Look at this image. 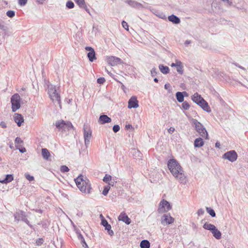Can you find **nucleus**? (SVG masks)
Listing matches in <instances>:
<instances>
[{
    "instance_id": "nucleus-52",
    "label": "nucleus",
    "mask_w": 248,
    "mask_h": 248,
    "mask_svg": "<svg viewBox=\"0 0 248 248\" xmlns=\"http://www.w3.org/2000/svg\"><path fill=\"white\" fill-rule=\"evenodd\" d=\"M178 64H182L181 62L179 61H176L175 63H172L171 64V67H176L177 66Z\"/></svg>"
},
{
    "instance_id": "nucleus-30",
    "label": "nucleus",
    "mask_w": 248,
    "mask_h": 248,
    "mask_svg": "<svg viewBox=\"0 0 248 248\" xmlns=\"http://www.w3.org/2000/svg\"><path fill=\"white\" fill-rule=\"evenodd\" d=\"M83 176L82 175H80L79 176H78V177L75 179V182L77 186H80V183H83V182H86L83 180Z\"/></svg>"
},
{
    "instance_id": "nucleus-13",
    "label": "nucleus",
    "mask_w": 248,
    "mask_h": 248,
    "mask_svg": "<svg viewBox=\"0 0 248 248\" xmlns=\"http://www.w3.org/2000/svg\"><path fill=\"white\" fill-rule=\"evenodd\" d=\"M121 62V59L116 57L109 56L107 58L108 63L112 66L117 65V64L120 63Z\"/></svg>"
},
{
    "instance_id": "nucleus-45",
    "label": "nucleus",
    "mask_w": 248,
    "mask_h": 248,
    "mask_svg": "<svg viewBox=\"0 0 248 248\" xmlns=\"http://www.w3.org/2000/svg\"><path fill=\"white\" fill-rule=\"evenodd\" d=\"M157 71L156 68H153L151 70V75L152 77H155L157 74Z\"/></svg>"
},
{
    "instance_id": "nucleus-61",
    "label": "nucleus",
    "mask_w": 248,
    "mask_h": 248,
    "mask_svg": "<svg viewBox=\"0 0 248 248\" xmlns=\"http://www.w3.org/2000/svg\"><path fill=\"white\" fill-rule=\"evenodd\" d=\"M134 152L136 153V154H138V156H140V155L141 154V153L139 151H136V150H134Z\"/></svg>"
},
{
    "instance_id": "nucleus-34",
    "label": "nucleus",
    "mask_w": 248,
    "mask_h": 248,
    "mask_svg": "<svg viewBox=\"0 0 248 248\" xmlns=\"http://www.w3.org/2000/svg\"><path fill=\"white\" fill-rule=\"evenodd\" d=\"M183 66L182 64H178L176 66V70L178 73L182 75L183 73Z\"/></svg>"
},
{
    "instance_id": "nucleus-42",
    "label": "nucleus",
    "mask_w": 248,
    "mask_h": 248,
    "mask_svg": "<svg viewBox=\"0 0 248 248\" xmlns=\"http://www.w3.org/2000/svg\"><path fill=\"white\" fill-rule=\"evenodd\" d=\"M25 178L29 180L30 182L34 180V177L30 175L29 174L26 173L25 174Z\"/></svg>"
},
{
    "instance_id": "nucleus-60",
    "label": "nucleus",
    "mask_w": 248,
    "mask_h": 248,
    "mask_svg": "<svg viewBox=\"0 0 248 248\" xmlns=\"http://www.w3.org/2000/svg\"><path fill=\"white\" fill-rule=\"evenodd\" d=\"M191 41L190 40H186L185 42V45L187 46L191 43Z\"/></svg>"
},
{
    "instance_id": "nucleus-50",
    "label": "nucleus",
    "mask_w": 248,
    "mask_h": 248,
    "mask_svg": "<svg viewBox=\"0 0 248 248\" xmlns=\"http://www.w3.org/2000/svg\"><path fill=\"white\" fill-rule=\"evenodd\" d=\"M204 213V211L202 208L199 209L197 211V214L199 216L203 215Z\"/></svg>"
},
{
    "instance_id": "nucleus-26",
    "label": "nucleus",
    "mask_w": 248,
    "mask_h": 248,
    "mask_svg": "<svg viewBox=\"0 0 248 248\" xmlns=\"http://www.w3.org/2000/svg\"><path fill=\"white\" fill-rule=\"evenodd\" d=\"M158 67L160 71L164 74H167L170 72V69L167 66H165L163 64H160Z\"/></svg>"
},
{
    "instance_id": "nucleus-2",
    "label": "nucleus",
    "mask_w": 248,
    "mask_h": 248,
    "mask_svg": "<svg viewBox=\"0 0 248 248\" xmlns=\"http://www.w3.org/2000/svg\"><path fill=\"white\" fill-rule=\"evenodd\" d=\"M191 99L194 102L200 106L204 111L207 112H211V108L207 102L197 93H195L192 96Z\"/></svg>"
},
{
    "instance_id": "nucleus-23",
    "label": "nucleus",
    "mask_w": 248,
    "mask_h": 248,
    "mask_svg": "<svg viewBox=\"0 0 248 248\" xmlns=\"http://www.w3.org/2000/svg\"><path fill=\"white\" fill-rule=\"evenodd\" d=\"M184 94H187L186 92H177L176 93V97L177 100V101L179 102H183L184 101Z\"/></svg>"
},
{
    "instance_id": "nucleus-7",
    "label": "nucleus",
    "mask_w": 248,
    "mask_h": 248,
    "mask_svg": "<svg viewBox=\"0 0 248 248\" xmlns=\"http://www.w3.org/2000/svg\"><path fill=\"white\" fill-rule=\"evenodd\" d=\"M171 209V206L170 203L165 200H162L159 205L157 211L159 213H163L167 212Z\"/></svg>"
},
{
    "instance_id": "nucleus-12",
    "label": "nucleus",
    "mask_w": 248,
    "mask_h": 248,
    "mask_svg": "<svg viewBox=\"0 0 248 248\" xmlns=\"http://www.w3.org/2000/svg\"><path fill=\"white\" fill-rule=\"evenodd\" d=\"M92 137V131L91 130L89 129L86 130V128L85 126H84V139L85 144L86 147L90 143V140Z\"/></svg>"
},
{
    "instance_id": "nucleus-8",
    "label": "nucleus",
    "mask_w": 248,
    "mask_h": 248,
    "mask_svg": "<svg viewBox=\"0 0 248 248\" xmlns=\"http://www.w3.org/2000/svg\"><path fill=\"white\" fill-rule=\"evenodd\" d=\"M237 156L236 152L234 150H231L224 154L222 155V158L233 162L237 160Z\"/></svg>"
},
{
    "instance_id": "nucleus-10",
    "label": "nucleus",
    "mask_w": 248,
    "mask_h": 248,
    "mask_svg": "<svg viewBox=\"0 0 248 248\" xmlns=\"http://www.w3.org/2000/svg\"><path fill=\"white\" fill-rule=\"evenodd\" d=\"M85 49L87 51H89L87 54V57L90 62H93L96 59L95 52L93 47L90 46H86Z\"/></svg>"
},
{
    "instance_id": "nucleus-22",
    "label": "nucleus",
    "mask_w": 248,
    "mask_h": 248,
    "mask_svg": "<svg viewBox=\"0 0 248 248\" xmlns=\"http://www.w3.org/2000/svg\"><path fill=\"white\" fill-rule=\"evenodd\" d=\"M214 237L217 239H220L221 237V232L216 228V227L211 231Z\"/></svg>"
},
{
    "instance_id": "nucleus-57",
    "label": "nucleus",
    "mask_w": 248,
    "mask_h": 248,
    "mask_svg": "<svg viewBox=\"0 0 248 248\" xmlns=\"http://www.w3.org/2000/svg\"><path fill=\"white\" fill-rule=\"evenodd\" d=\"M170 86L169 83L166 84L164 86L165 89L166 90H168L169 91L170 90Z\"/></svg>"
},
{
    "instance_id": "nucleus-37",
    "label": "nucleus",
    "mask_w": 248,
    "mask_h": 248,
    "mask_svg": "<svg viewBox=\"0 0 248 248\" xmlns=\"http://www.w3.org/2000/svg\"><path fill=\"white\" fill-rule=\"evenodd\" d=\"M6 16L10 18H12L15 16V12L12 10H9L6 12Z\"/></svg>"
},
{
    "instance_id": "nucleus-33",
    "label": "nucleus",
    "mask_w": 248,
    "mask_h": 248,
    "mask_svg": "<svg viewBox=\"0 0 248 248\" xmlns=\"http://www.w3.org/2000/svg\"><path fill=\"white\" fill-rule=\"evenodd\" d=\"M105 228V230L108 231V232L109 235H110V236H112L114 234V232L111 229V225L110 224H108Z\"/></svg>"
},
{
    "instance_id": "nucleus-39",
    "label": "nucleus",
    "mask_w": 248,
    "mask_h": 248,
    "mask_svg": "<svg viewBox=\"0 0 248 248\" xmlns=\"http://www.w3.org/2000/svg\"><path fill=\"white\" fill-rule=\"evenodd\" d=\"M60 170L62 172H68L69 170V168L65 165H62L60 168Z\"/></svg>"
},
{
    "instance_id": "nucleus-32",
    "label": "nucleus",
    "mask_w": 248,
    "mask_h": 248,
    "mask_svg": "<svg viewBox=\"0 0 248 248\" xmlns=\"http://www.w3.org/2000/svg\"><path fill=\"white\" fill-rule=\"evenodd\" d=\"M206 211L207 213L212 217H216V213L215 211L211 208L210 207H206Z\"/></svg>"
},
{
    "instance_id": "nucleus-53",
    "label": "nucleus",
    "mask_w": 248,
    "mask_h": 248,
    "mask_svg": "<svg viewBox=\"0 0 248 248\" xmlns=\"http://www.w3.org/2000/svg\"><path fill=\"white\" fill-rule=\"evenodd\" d=\"M0 125L3 128H5L7 127L6 124L4 122H3V121L0 122Z\"/></svg>"
},
{
    "instance_id": "nucleus-15",
    "label": "nucleus",
    "mask_w": 248,
    "mask_h": 248,
    "mask_svg": "<svg viewBox=\"0 0 248 248\" xmlns=\"http://www.w3.org/2000/svg\"><path fill=\"white\" fill-rule=\"evenodd\" d=\"M139 107L138 101L136 96H132L128 101V108H137Z\"/></svg>"
},
{
    "instance_id": "nucleus-58",
    "label": "nucleus",
    "mask_w": 248,
    "mask_h": 248,
    "mask_svg": "<svg viewBox=\"0 0 248 248\" xmlns=\"http://www.w3.org/2000/svg\"><path fill=\"white\" fill-rule=\"evenodd\" d=\"M17 149H19V151L21 153H24L26 152V150L25 148H24V147L22 148H21V149H19V148H18L17 147Z\"/></svg>"
},
{
    "instance_id": "nucleus-40",
    "label": "nucleus",
    "mask_w": 248,
    "mask_h": 248,
    "mask_svg": "<svg viewBox=\"0 0 248 248\" xmlns=\"http://www.w3.org/2000/svg\"><path fill=\"white\" fill-rule=\"evenodd\" d=\"M15 144L17 148L18 146L17 145L20 144L23 142V140L19 137H16L15 139Z\"/></svg>"
},
{
    "instance_id": "nucleus-25",
    "label": "nucleus",
    "mask_w": 248,
    "mask_h": 248,
    "mask_svg": "<svg viewBox=\"0 0 248 248\" xmlns=\"http://www.w3.org/2000/svg\"><path fill=\"white\" fill-rule=\"evenodd\" d=\"M204 145V141L201 138L195 139L194 141V146L195 147H201Z\"/></svg>"
},
{
    "instance_id": "nucleus-46",
    "label": "nucleus",
    "mask_w": 248,
    "mask_h": 248,
    "mask_svg": "<svg viewBox=\"0 0 248 248\" xmlns=\"http://www.w3.org/2000/svg\"><path fill=\"white\" fill-rule=\"evenodd\" d=\"M112 129L114 132L117 133L120 129V126L118 124H115L113 126Z\"/></svg>"
},
{
    "instance_id": "nucleus-64",
    "label": "nucleus",
    "mask_w": 248,
    "mask_h": 248,
    "mask_svg": "<svg viewBox=\"0 0 248 248\" xmlns=\"http://www.w3.org/2000/svg\"><path fill=\"white\" fill-rule=\"evenodd\" d=\"M236 65L237 67H238L239 68H241V69H244V68H243L242 66H241L237 65Z\"/></svg>"
},
{
    "instance_id": "nucleus-43",
    "label": "nucleus",
    "mask_w": 248,
    "mask_h": 248,
    "mask_svg": "<svg viewBox=\"0 0 248 248\" xmlns=\"http://www.w3.org/2000/svg\"><path fill=\"white\" fill-rule=\"evenodd\" d=\"M18 3L20 6H23L25 5L28 1V0H17Z\"/></svg>"
},
{
    "instance_id": "nucleus-24",
    "label": "nucleus",
    "mask_w": 248,
    "mask_h": 248,
    "mask_svg": "<svg viewBox=\"0 0 248 248\" xmlns=\"http://www.w3.org/2000/svg\"><path fill=\"white\" fill-rule=\"evenodd\" d=\"M42 155L44 159L48 160L50 154L49 151L46 148L42 149Z\"/></svg>"
},
{
    "instance_id": "nucleus-14",
    "label": "nucleus",
    "mask_w": 248,
    "mask_h": 248,
    "mask_svg": "<svg viewBox=\"0 0 248 248\" xmlns=\"http://www.w3.org/2000/svg\"><path fill=\"white\" fill-rule=\"evenodd\" d=\"M174 218L170 214H164L162 217L161 223L165 225L170 224L173 223Z\"/></svg>"
},
{
    "instance_id": "nucleus-62",
    "label": "nucleus",
    "mask_w": 248,
    "mask_h": 248,
    "mask_svg": "<svg viewBox=\"0 0 248 248\" xmlns=\"http://www.w3.org/2000/svg\"><path fill=\"white\" fill-rule=\"evenodd\" d=\"M215 146H216V147L219 148L220 147V143L218 142H217L215 144Z\"/></svg>"
},
{
    "instance_id": "nucleus-6",
    "label": "nucleus",
    "mask_w": 248,
    "mask_h": 248,
    "mask_svg": "<svg viewBox=\"0 0 248 248\" xmlns=\"http://www.w3.org/2000/svg\"><path fill=\"white\" fill-rule=\"evenodd\" d=\"M20 97L18 93L14 94L11 98L12 103V109L13 112H15L20 107Z\"/></svg>"
},
{
    "instance_id": "nucleus-9",
    "label": "nucleus",
    "mask_w": 248,
    "mask_h": 248,
    "mask_svg": "<svg viewBox=\"0 0 248 248\" xmlns=\"http://www.w3.org/2000/svg\"><path fill=\"white\" fill-rule=\"evenodd\" d=\"M15 219L16 221H19L22 220L25 222L27 224L30 225L29 221L26 217L25 213L22 211H19L14 214Z\"/></svg>"
},
{
    "instance_id": "nucleus-56",
    "label": "nucleus",
    "mask_w": 248,
    "mask_h": 248,
    "mask_svg": "<svg viewBox=\"0 0 248 248\" xmlns=\"http://www.w3.org/2000/svg\"><path fill=\"white\" fill-rule=\"evenodd\" d=\"M81 243L82 244V247H84L85 248H88V246L87 243H86L85 240H84L83 242H81Z\"/></svg>"
},
{
    "instance_id": "nucleus-20",
    "label": "nucleus",
    "mask_w": 248,
    "mask_h": 248,
    "mask_svg": "<svg viewBox=\"0 0 248 248\" xmlns=\"http://www.w3.org/2000/svg\"><path fill=\"white\" fill-rule=\"evenodd\" d=\"M168 19L170 21L175 24H179L180 23V18L178 16L174 15H171L169 16Z\"/></svg>"
},
{
    "instance_id": "nucleus-16",
    "label": "nucleus",
    "mask_w": 248,
    "mask_h": 248,
    "mask_svg": "<svg viewBox=\"0 0 248 248\" xmlns=\"http://www.w3.org/2000/svg\"><path fill=\"white\" fill-rule=\"evenodd\" d=\"M118 220L124 222L125 224L129 225L131 223V219L124 213H121L118 217Z\"/></svg>"
},
{
    "instance_id": "nucleus-59",
    "label": "nucleus",
    "mask_w": 248,
    "mask_h": 248,
    "mask_svg": "<svg viewBox=\"0 0 248 248\" xmlns=\"http://www.w3.org/2000/svg\"><path fill=\"white\" fill-rule=\"evenodd\" d=\"M125 128H126V129H128L129 128H132V126L131 124H126L125 125Z\"/></svg>"
},
{
    "instance_id": "nucleus-44",
    "label": "nucleus",
    "mask_w": 248,
    "mask_h": 248,
    "mask_svg": "<svg viewBox=\"0 0 248 248\" xmlns=\"http://www.w3.org/2000/svg\"><path fill=\"white\" fill-rule=\"evenodd\" d=\"M100 216L103 217L102 219L101 220V224L106 227V226H107L109 224L108 223L107 220L103 217L102 215Z\"/></svg>"
},
{
    "instance_id": "nucleus-5",
    "label": "nucleus",
    "mask_w": 248,
    "mask_h": 248,
    "mask_svg": "<svg viewBox=\"0 0 248 248\" xmlns=\"http://www.w3.org/2000/svg\"><path fill=\"white\" fill-rule=\"evenodd\" d=\"M55 125L57 128L62 131H69L74 129V127L70 122L64 121L62 120L56 121Z\"/></svg>"
},
{
    "instance_id": "nucleus-4",
    "label": "nucleus",
    "mask_w": 248,
    "mask_h": 248,
    "mask_svg": "<svg viewBox=\"0 0 248 248\" xmlns=\"http://www.w3.org/2000/svg\"><path fill=\"white\" fill-rule=\"evenodd\" d=\"M192 124L199 135L205 139H208V133L204 126L196 119H192Z\"/></svg>"
},
{
    "instance_id": "nucleus-51",
    "label": "nucleus",
    "mask_w": 248,
    "mask_h": 248,
    "mask_svg": "<svg viewBox=\"0 0 248 248\" xmlns=\"http://www.w3.org/2000/svg\"><path fill=\"white\" fill-rule=\"evenodd\" d=\"M43 240L42 238H39L36 241V243L37 246H40L42 244H43Z\"/></svg>"
},
{
    "instance_id": "nucleus-49",
    "label": "nucleus",
    "mask_w": 248,
    "mask_h": 248,
    "mask_svg": "<svg viewBox=\"0 0 248 248\" xmlns=\"http://www.w3.org/2000/svg\"><path fill=\"white\" fill-rule=\"evenodd\" d=\"M105 81V79L104 78H99L97 80V82L99 84H103Z\"/></svg>"
},
{
    "instance_id": "nucleus-3",
    "label": "nucleus",
    "mask_w": 248,
    "mask_h": 248,
    "mask_svg": "<svg viewBox=\"0 0 248 248\" xmlns=\"http://www.w3.org/2000/svg\"><path fill=\"white\" fill-rule=\"evenodd\" d=\"M48 93L51 100L54 103H57L61 108V97L57 93L56 86L50 84L47 85Z\"/></svg>"
},
{
    "instance_id": "nucleus-48",
    "label": "nucleus",
    "mask_w": 248,
    "mask_h": 248,
    "mask_svg": "<svg viewBox=\"0 0 248 248\" xmlns=\"http://www.w3.org/2000/svg\"><path fill=\"white\" fill-rule=\"evenodd\" d=\"M122 25L124 28L127 31L128 30V25L126 22H125V21H123L122 22Z\"/></svg>"
},
{
    "instance_id": "nucleus-21",
    "label": "nucleus",
    "mask_w": 248,
    "mask_h": 248,
    "mask_svg": "<svg viewBox=\"0 0 248 248\" xmlns=\"http://www.w3.org/2000/svg\"><path fill=\"white\" fill-rule=\"evenodd\" d=\"M14 179L13 175L7 174L5 178L3 180H0V183L2 184H7L12 182Z\"/></svg>"
},
{
    "instance_id": "nucleus-17",
    "label": "nucleus",
    "mask_w": 248,
    "mask_h": 248,
    "mask_svg": "<svg viewBox=\"0 0 248 248\" xmlns=\"http://www.w3.org/2000/svg\"><path fill=\"white\" fill-rule=\"evenodd\" d=\"M15 122L17 124L18 126H20L24 122L23 117L22 115L18 113H15L14 117Z\"/></svg>"
},
{
    "instance_id": "nucleus-47",
    "label": "nucleus",
    "mask_w": 248,
    "mask_h": 248,
    "mask_svg": "<svg viewBox=\"0 0 248 248\" xmlns=\"http://www.w3.org/2000/svg\"><path fill=\"white\" fill-rule=\"evenodd\" d=\"M77 233L78 237V239H79L81 242H83L84 238L83 235L78 231L77 232Z\"/></svg>"
},
{
    "instance_id": "nucleus-18",
    "label": "nucleus",
    "mask_w": 248,
    "mask_h": 248,
    "mask_svg": "<svg viewBox=\"0 0 248 248\" xmlns=\"http://www.w3.org/2000/svg\"><path fill=\"white\" fill-rule=\"evenodd\" d=\"M111 119L106 115H101L98 120V123L100 124H105L111 122Z\"/></svg>"
},
{
    "instance_id": "nucleus-1",
    "label": "nucleus",
    "mask_w": 248,
    "mask_h": 248,
    "mask_svg": "<svg viewBox=\"0 0 248 248\" xmlns=\"http://www.w3.org/2000/svg\"><path fill=\"white\" fill-rule=\"evenodd\" d=\"M168 167L172 175L179 183L183 184L186 183L187 180L184 170L176 159H170L168 162Z\"/></svg>"
},
{
    "instance_id": "nucleus-54",
    "label": "nucleus",
    "mask_w": 248,
    "mask_h": 248,
    "mask_svg": "<svg viewBox=\"0 0 248 248\" xmlns=\"http://www.w3.org/2000/svg\"><path fill=\"white\" fill-rule=\"evenodd\" d=\"M175 131V128L174 127H170L168 130V132L170 133V134H171L174 131Z\"/></svg>"
},
{
    "instance_id": "nucleus-41",
    "label": "nucleus",
    "mask_w": 248,
    "mask_h": 248,
    "mask_svg": "<svg viewBox=\"0 0 248 248\" xmlns=\"http://www.w3.org/2000/svg\"><path fill=\"white\" fill-rule=\"evenodd\" d=\"M110 187L109 186H106L104 187L102 194L106 196L108 194V191L109 190Z\"/></svg>"
},
{
    "instance_id": "nucleus-28",
    "label": "nucleus",
    "mask_w": 248,
    "mask_h": 248,
    "mask_svg": "<svg viewBox=\"0 0 248 248\" xmlns=\"http://www.w3.org/2000/svg\"><path fill=\"white\" fill-rule=\"evenodd\" d=\"M216 227V226L212 224L209 223L208 222H206L203 225V228L207 230H209L211 232Z\"/></svg>"
},
{
    "instance_id": "nucleus-63",
    "label": "nucleus",
    "mask_w": 248,
    "mask_h": 248,
    "mask_svg": "<svg viewBox=\"0 0 248 248\" xmlns=\"http://www.w3.org/2000/svg\"><path fill=\"white\" fill-rule=\"evenodd\" d=\"M154 81L155 82H158V79H157V78H155L154 79Z\"/></svg>"
},
{
    "instance_id": "nucleus-19",
    "label": "nucleus",
    "mask_w": 248,
    "mask_h": 248,
    "mask_svg": "<svg viewBox=\"0 0 248 248\" xmlns=\"http://www.w3.org/2000/svg\"><path fill=\"white\" fill-rule=\"evenodd\" d=\"M77 186L82 192H86V190L90 188V185L86 182H83V183H80V186Z\"/></svg>"
},
{
    "instance_id": "nucleus-27",
    "label": "nucleus",
    "mask_w": 248,
    "mask_h": 248,
    "mask_svg": "<svg viewBox=\"0 0 248 248\" xmlns=\"http://www.w3.org/2000/svg\"><path fill=\"white\" fill-rule=\"evenodd\" d=\"M140 247L141 248H150V243L149 241L143 240L141 241Z\"/></svg>"
},
{
    "instance_id": "nucleus-38",
    "label": "nucleus",
    "mask_w": 248,
    "mask_h": 248,
    "mask_svg": "<svg viewBox=\"0 0 248 248\" xmlns=\"http://www.w3.org/2000/svg\"><path fill=\"white\" fill-rule=\"evenodd\" d=\"M182 108L185 110H187L190 107L189 104L186 101L184 102L182 104Z\"/></svg>"
},
{
    "instance_id": "nucleus-29",
    "label": "nucleus",
    "mask_w": 248,
    "mask_h": 248,
    "mask_svg": "<svg viewBox=\"0 0 248 248\" xmlns=\"http://www.w3.org/2000/svg\"><path fill=\"white\" fill-rule=\"evenodd\" d=\"M77 4L82 8H86V5L84 0H76Z\"/></svg>"
},
{
    "instance_id": "nucleus-36",
    "label": "nucleus",
    "mask_w": 248,
    "mask_h": 248,
    "mask_svg": "<svg viewBox=\"0 0 248 248\" xmlns=\"http://www.w3.org/2000/svg\"><path fill=\"white\" fill-rule=\"evenodd\" d=\"M111 180V176L110 175L106 174L103 180L104 182L108 183Z\"/></svg>"
},
{
    "instance_id": "nucleus-11",
    "label": "nucleus",
    "mask_w": 248,
    "mask_h": 248,
    "mask_svg": "<svg viewBox=\"0 0 248 248\" xmlns=\"http://www.w3.org/2000/svg\"><path fill=\"white\" fill-rule=\"evenodd\" d=\"M126 2L129 6L134 8L141 9L146 7L142 4L134 0H127Z\"/></svg>"
},
{
    "instance_id": "nucleus-35",
    "label": "nucleus",
    "mask_w": 248,
    "mask_h": 248,
    "mask_svg": "<svg viewBox=\"0 0 248 248\" xmlns=\"http://www.w3.org/2000/svg\"><path fill=\"white\" fill-rule=\"evenodd\" d=\"M74 2L71 0L68 1L66 3V6L68 9H72L74 7Z\"/></svg>"
},
{
    "instance_id": "nucleus-55",
    "label": "nucleus",
    "mask_w": 248,
    "mask_h": 248,
    "mask_svg": "<svg viewBox=\"0 0 248 248\" xmlns=\"http://www.w3.org/2000/svg\"><path fill=\"white\" fill-rule=\"evenodd\" d=\"M47 1V0H36V2H37L38 4H43Z\"/></svg>"
},
{
    "instance_id": "nucleus-31",
    "label": "nucleus",
    "mask_w": 248,
    "mask_h": 248,
    "mask_svg": "<svg viewBox=\"0 0 248 248\" xmlns=\"http://www.w3.org/2000/svg\"><path fill=\"white\" fill-rule=\"evenodd\" d=\"M7 29V27L6 26L5 22L0 18V30L6 31Z\"/></svg>"
}]
</instances>
